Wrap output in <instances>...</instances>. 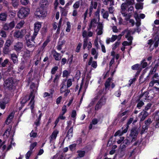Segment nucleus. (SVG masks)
<instances>
[{"mask_svg":"<svg viewBox=\"0 0 159 159\" xmlns=\"http://www.w3.org/2000/svg\"><path fill=\"white\" fill-rule=\"evenodd\" d=\"M16 80L13 77L8 78L4 81V87L10 90L15 89Z\"/></svg>","mask_w":159,"mask_h":159,"instance_id":"1","label":"nucleus"},{"mask_svg":"<svg viewBox=\"0 0 159 159\" xmlns=\"http://www.w3.org/2000/svg\"><path fill=\"white\" fill-rule=\"evenodd\" d=\"M130 32L131 31L129 30L126 29L123 31L121 34L118 36L113 35L111 37V40H116V39L120 40L121 38V36L124 35L125 33L126 34L125 35L126 38L128 40H132L133 38L130 36Z\"/></svg>","mask_w":159,"mask_h":159,"instance_id":"2","label":"nucleus"},{"mask_svg":"<svg viewBox=\"0 0 159 159\" xmlns=\"http://www.w3.org/2000/svg\"><path fill=\"white\" fill-rule=\"evenodd\" d=\"M34 92L35 91L34 89H33L32 91L31 92L29 96H26L25 97L23 98L21 102V103L23 104H25L31 98V100L30 101V103H32L31 107H32V109H33V107H32V105L34 104Z\"/></svg>","mask_w":159,"mask_h":159,"instance_id":"3","label":"nucleus"},{"mask_svg":"<svg viewBox=\"0 0 159 159\" xmlns=\"http://www.w3.org/2000/svg\"><path fill=\"white\" fill-rule=\"evenodd\" d=\"M30 12V10L27 8L22 7L20 9L17 13V15L20 18H24L29 15Z\"/></svg>","mask_w":159,"mask_h":159,"instance_id":"4","label":"nucleus"},{"mask_svg":"<svg viewBox=\"0 0 159 159\" xmlns=\"http://www.w3.org/2000/svg\"><path fill=\"white\" fill-rule=\"evenodd\" d=\"M138 134L139 132L136 128H134L131 129L130 133L129 135V136L132 139L131 143L136 140Z\"/></svg>","mask_w":159,"mask_h":159,"instance_id":"5","label":"nucleus"},{"mask_svg":"<svg viewBox=\"0 0 159 159\" xmlns=\"http://www.w3.org/2000/svg\"><path fill=\"white\" fill-rule=\"evenodd\" d=\"M34 33L32 36V40H34L41 26V25L40 22H37L34 24Z\"/></svg>","mask_w":159,"mask_h":159,"instance_id":"6","label":"nucleus"},{"mask_svg":"<svg viewBox=\"0 0 159 159\" xmlns=\"http://www.w3.org/2000/svg\"><path fill=\"white\" fill-rule=\"evenodd\" d=\"M148 92L146 91L143 93L141 94L139 97V99H138V101L142 100V101H144L146 99L149 100H151L152 98L153 97L149 98V96H148Z\"/></svg>","mask_w":159,"mask_h":159,"instance_id":"7","label":"nucleus"},{"mask_svg":"<svg viewBox=\"0 0 159 159\" xmlns=\"http://www.w3.org/2000/svg\"><path fill=\"white\" fill-rule=\"evenodd\" d=\"M15 21L13 20L9 23H5L3 27V29L6 30H11L15 26Z\"/></svg>","mask_w":159,"mask_h":159,"instance_id":"8","label":"nucleus"},{"mask_svg":"<svg viewBox=\"0 0 159 159\" xmlns=\"http://www.w3.org/2000/svg\"><path fill=\"white\" fill-rule=\"evenodd\" d=\"M9 60L7 59H4L2 57L0 58V67H5L9 64Z\"/></svg>","mask_w":159,"mask_h":159,"instance_id":"9","label":"nucleus"},{"mask_svg":"<svg viewBox=\"0 0 159 159\" xmlns=\"http://www.w3.org/2000/svg\"><path fill=\"white\" fill-rule=\"evenodd\" d=\"M97 5L98 3L97 2H91L90 6L89 9V13L90 16H91L92 14L93 8L95 9H96L97 8Z\"/></svg>","mask_w":159,"mask_h":159,"instance_id":"10","label":"nucleus"},{"mask_svg":"<svg viewBox=\"0 0 159 159\" xmlns=\"http://www.w3.org/2000/svg\"><path fill=\"white\" fill-rule=\"evenodd\" d=\"M44 9L40 7L36 9L35 12V14L38 16H41L43 15H44L45 12L43 9Z\"/></svg>","mask_w":159,"mask_h":159,"instance_id":"11","label":"nucleus"},{"mask_svg":"<svg viewBox=\"0 0 159 159\" xmlns=\"http://www.w3.org/2000/svg\"><path fill=\"white\" fill-rule=\"evenodd\" d=\"M103 26L102 24L99 22L98 24V25L97 26V29L96 30V31L97 32V34L98 35H100L102 33Z\"/></svg>","mask_w":159,"mask_h":159,"instance_id":"12","label":"nucleus"},{"mask_svg":"<svg viewBox=\"0 0 159 159\" xmlns=\"http://www.w3.org/2000/svg\"><path fill=\"white\" fill-rule=\"evenodd\" d=\"M127 7H128V6L127 5L126 3H123L121 5V12L124 16L127 15V13H126V12H125V11Z\"/></svg>","mask_w":159,"mask_h":159,"instance_id":"13","label":"nucleus"},{"mask_svg":"<svg viewBox=\"0 0 159 159\" xmlns=\"http://www.w3.org/2000/svg\"><path fill=\"white\" fill-rule=\"evenodd\" d=\"M48 5V2L47 0H41L40 3V6L43 9L47 8Z\"/></svg>","mask_w":159,"mask_h":159,"instance_id":"14","label":"nucleus"},{"mask_svg":"<svg viewBox=\"0 0 159 159\" xmlns=\"http://www.w3.org/2000/svg\"><path fill=\"white\" fill-rule=\"evenodd\" d=\"M23 47V44L21 42L17 43L14 46V49L17 52L21 50Z\"/></svg>","mask_w":159,"mask_h":159,"instance_id":"15","label":"nucleus"},{"mask_svg":"<svg viewBox=\"0 0 159 159\" xmlns=\"http://www.w3.org/2000/svg\"><path fill=\"white\" fill-rule=\"evenodd\" d=\"M52 53L53 54V56L56 60H60L61 58V55L60 53H57L55 50L52 51Z\"/></svg>","mask_w":159,"mask_h":159,"instance_id":"16","label":"nucleus"},{"mask_svg":"<svg viewBox=\"0 0 159 159\" xmlns=\"http://www.w3.org/2000/svg\"><path fill=\"white\" fill-rule=\"evenodd\" d=\"M133 120V118H130L127 124L124 125V128H125L123 130V133H126L129 127V125L131 123Z\"/></svg>","mask_w":159,"mask_h":159,"instance_id":"17","label":"nucleus"},{"mask_svg":"<svg viewBox=\"0 0 159 159\" xmlns=\"http://www.w3.org/2000/svg\"><path fill=\"white\" fill-rule=\"evenodd\" d=\"M14 116V114L11 112L5 121V123L7 125H8L11 121L12 119Z\"/></svg>","mask_w":159,"mask_h":159,"instance_id":"18","label":"nucleus"},{"mask_svg":"<svg viewBox=\"0 0 159 159\" xmlns=\"http://www.w3.org/2000/svg\"><path fill=\"white\" fill-rule=\"evenodd\" d=\"M11 4L14 8H17L19 5V0H11Z\"/></svg>","mask_w":159,"mask_h":159,"instance_id":"19","label":"nucleus"},{"mask_svg":"<svg viewBox=\"0 0 159 159\" xmlns=\"http://www.w3.org/2000/svg\"><path fill=\"white\" fill-rule=\"evenodd\" d=\"M154 118L157 121L156 127V128H158L159 127V111L156 113L154 116Z\"/></svg>","mask_w":159,"mask_h":159,"instance_id":"20","label":"nucleus"},{"mask_svg":"<svg viewBox=\"0 0 159 159\" xmlns=\"http://www.w3.org/2000/svg\"><path fill=\"white\" fill-rule=\"evenodd\" d=\"M101 12L102 14L103 17L104 19H107L109 16L108 12L105 11L104 9L102 8L101 10Z\"/></svg>","mask_w":159,"mask_h":159,"instance_id":"21","label":"nucleus"},{"mask_svg":"<svg viewBox=\"0 0 159 159\" xmlns=\"http://www.w3.org/2000/svg\"><path fill=\"white\" fill-rule=\"evenodd\" d=\"M7 14L6 13H2L0 14V20L5 21L7 20Z\"/></svg>","mask_w":159,"mask_h":159,"instance_id":"22","label":"nucleus"},{"mask_svg":"<svg viewBox=\"0 0 159 159\" xmlns=\"http://www.w3.org/2000/svg\"><path fill=\"white\" fill-rule=\"evenodd\" d=\"M11 57L14 64H16L17 63V57L15 54H11Z\"/></svg>","mask_w":159,"mask_h":159,"instance_id":"23","label":"nucleus"},{"mask_svg":"<svg viewBox=\"0 0 159 159\" xmlns=\"http://www.w3.org/2000/svg\"><path fill=\"white\" fill-rule=\"evenodd\" d=\"M73 134V127H71L68 130L66 137L70 138L72 136Z\"/></svg>","mask_w":159,"mask_h":159,"instance_id":"24","label":"nucleus"},{"mask_svg":"<svg viewBox=\"0 0 159 159\" xmlns=\"http://www.w3.org/2000/svg\"><path fill=\"white\" fill-rule=\"evenodd\" d=\"M32 54V51H30L28 50H26V51H25L24 54V57H30Z\"/></svg>","mask_w":159,"mask_h":159,"instance_id":"25","label":"nucleus"},{"mask_svg":"<svg viewBox=\"0 0 159 159\" xmlns=\"http://www.w3.org/2000/svg\"><path fill=\"white\" fill-rule=\"evenodd\" d=\"M65 41L64 40H59L58 43V45L57 47V49L59 50H60L61 49V47L65 43Z\"/></svg>","mask_w":159,"mask_h":159,"instance_id":"26","label":"nucleus"},{"mask_svg":"<svg viewBox=\"0 0 159 159\" xmlns=\"http://www.w3.org/2000/svg\"><path fill=\"white\" fill-rule=\"evenodd\" d=\"M35 43L34 40H26V44L28 47H31L35 45Z\"/></svg>","mask_w":159,"mask_h":159,"instance_id":"27","label":"nucleus"},{"mask_svg":"<svg viewBox=\"0 0 159 159\" xmlns=\"http://www.w3.org/2000/svg\"><path fill=\"white\" fill-rule=\"evenodd\" d=\"M59 8L61 9V12L62 15L64 16H66L67 13V11L66 10V8L64 7V8H62L61 7H60Z\"/></svg>","mask_w":159,"mask_h":159,"instance_id":"28","label":"nucleus"},{"mask_svg":"<svg viewBox=\"0 0 159 159\" xmlns=\"http://www.w3.org/2000/svg\"><path fill=\"white\" fill-rule=\"evenodd\" d=\"M14 36L17 38H21L22 36V34L19 31H16L14 34Z\"/></svg>","mask_w":159,"mask_h":159,"instance_id":"29","label":"nucleus"},{"mask_svg":"<svg viewBox=\"0 0 159 159\" xmlns=\"http://www.w3.org/2000/svg\"><path fill=\"white\" fill-rule=\"evenodd\" d=\"M58 133V131L57 130L54 131L50 136L51 138V140L52 139H55Z\"/></svg>","mask_w":159,"mask_h":159,"instance_id":"30","label":"nucleus"},{"mask_svg":"<svg viewBox=\"0 0 159 159\" xmlns=\"http://www.w3.org/2000/svg\"><path fill=\"white\" fill-rule=\"evenodd\" d=\"M60 75H55V77L53 80V82L54 84V85L57 86L58 84V81L59 79Z\"/></svg>","mask_w":159,"mask_h":159,"instance_id":"31","label":"nucleus"},{"mask_svg":"<svg viewBox=\"0 0 159 159\" xmlns=\"http://www.w3.org/2000/svg\"><path fill=\"white\" fill-rule=\"evenodd\" d=\"M97 23V20L95 18H93L91 20L90 24L93 26L95 27Z\"/></svg>","mask_w":159,"mask_h":159,"instance_id":"32","label":"nucleus"},{"mask_svg":"<svg viewBox=\"0 0 159 159\" xmlns=\"http://www.w3.org/2000/svg\"><path fill=\"white\" fill-rule=\"evenodd\" d=\"M24 24V21L23 20H22L17 24L16 28L17 29H20L23 26Z\"/></svg>","mask_w":159,"mask_h":159,"instance_id":"33","label":"nucleus"},{"mask_svg":"<svg viewBox=\"0 0 159 159\" xmlns=\"http://www.w3.org/2000/svg\"><path fill=\"white\" fill-rule=\"evenodd\" d=\"M106 102V99L103 97H102L98 102H99V103L101 104L102 105H103L105 104Z\"/></svg>","mask_w":159,"mask_h":159,"instance_id":"34","label":"nucleus"},{"mask_svg":"<svg viewBox=\"0 0 159 159\" xmlns=\"http://www.w3.org/2000/svg\"><path fill=\"white\" fill-rule=\"evenodd\" d=\"M61 85L62 86L60 89V93H62L66 91V85L64 83H62Z\"/></svg>","mask_w":159,"mask_h":159,"instance_id":"35","label":"nucleus"},{"mask_svg":"<svg viewBox=\"0 0 159 159\" xmlns=\"http://www.w3.org/2000/svg\"><path fill=\"white\" fill-rule=\"evenodd\" d=\"M104 89L103 88L101 90H100L99 91L98 93L97 94V96H96L95 99H98V97L100 96L103 93V92L104 91Z\"/></svg>","mask_w":159,"mask_h":159,"instance_id":"36","label":"nucleus"},{"mask_svg":"<svg viewBox=\"0 0 159 159\" xmlns=\"http://www.w3.org/2000/svg\"><path fill=\"white\" fill-rule=\"evenodd\" d=\"M148 126L146 125H143L142 127V128L140 133L141 134H143L145 131L146 130L148 129Z\"/></svg>","mask_w":159,"mask_h":159,"instance_id":"37","label":"nucleus"},{"mask_svg":"<svg viewBox=\"0 0 159 159\" xmlns=\"http://www.w3.org/2000/svg\"><path fill=\"white\" fill-rule=\"evenodd\" d=\"M137 101L138 100H137ZM139 102L138 103L137 107L140 109L143 105H144V103L141 100L139 101Z\"/></svg>","mask_w":159,"mask_h":159,"instance_id":"38","label":"nucleus"},{"mask_svg":"<svg viewBox=\"0 0 159 159\" xmlns=\"http://www.w3.org/2000/svg\"><path fill=\"white\" fill-rule=\"evenodd\" d=\"M127 4L128 6L129 5H133L134 3V0H126V2L125 3Z\"/></svg>","mask_w":159,"mask_h":159,"instance_id":"39","label":"nucleus"},{"mask_svg":"<svg viewBox=\"0 0 159 159\" xmlns=\"http://www.w3.org/2000/svg\"><path fill=\"white\" fill-rule=\"evenodd\" d=\"M10 50L9 48L5 47L3 48V52L4 54H7L10 52Z\"/></svg>","mask_w":159,"mask_h":159,"instance_id":"40","label":"nucleus"},{"mask_svg":"<svg viewBox=\"0 0 159 159\" xmlns=\"http://www.w3.org/2000/svg\"><path fill=\"white\" fill-rule=\"evenodd\" d=\"M37 143L36 142H34L33 143L31 144L30 148V150L32 151L33 150L34 147L36 146L37 145Z\"/></svg>","mask_w":159,"mask_h":159,"instance_id":"41","label":"nucleus"},{"mask_svg":"<svg viewBox=\"0 0 159 159\" xmlns=\"http://www.w3.org/2000/svg\"><path fill=\"white\" fill-rule=\"evenodd\" d=\"M78 153V155L80 157H83L84 156L85 152L84 151H77Z\"/></svg>","mask_w":159,"mask_h":159,"instance_id":"42","label":"nucleus"},{"mask_svg":"<svg viewBox=\"0 0 159 159\" xmlns=\"http://www.w3.org/2000/svg\"><path fill=\"white\" fill-rule=\"evenodd\" d=\"M102 106L101 104L99 103V102H98L95 107V110H98V109L101 108Z\"/></svg>","mask_w":159,"mask_h":159,"instance_id":"43","label":"nucleus"},{"mask_svg":"<svg viewBox=\"0 0 159 159\" xmlns=\"http://www.w3.org/2000/svg\"><path fill=\"white\" fill-rule=\"evenodd\" d=\"M20 2L24 5H26L29 2V0H20Z\"/></svg>","mask_w":159,"mask_h":159,"instance_id":"44","label":"nucleus"},{"mask_svg":"<svg viewBox=\"0 0 159 159\" xmlns=\"http://www.w3.org/2000/svg\"><path fill=\"white\" fill-rule=\"evenodd\" d=\"M67 27H66V31L67 32H69L70 31V25L69 22H67L66 23Z\"/></svg>","mask_w":159,"mask_h":159,"instance_id":"45","label":"nucleus"},{"mask_svg":"<svg viewBox=\"0 0 159 159\" xmlns=\"http://www.w3.org/2000/svg\"><path fill=\"white\" fill-rule=\"evenodd\" d=\"M11 130V129H7L5 131L4 135H6L7 137H8L10 134V131Z\"/></svg>","mask_w":159,"mask_h":159,"instance_id":"46","label":"nucleus"},{"mask_svg":"<svg viewBox=\"0 0 159 159\" xmlns=\"http://www.w3.org/2000/svg\"><path fill=\"white\" fill-rule=\"evenodd\" d=\"M12 43V42L11 41V40H7V42L5 44V47L9 48Z\"/></svg>","mask_w":159,"mask_h":159,"instance_id":"47","label":"nucleus"},{"mask_svg":"<svg viewBox=\"0 0 159 159\" xmlns=\"http://www.w3.org/2000/svg\"><path fill=\"white\" fill-rule=\"evenodd\" d=\"M140 20V18H138V17L136 18V25L137 27L141 25Z\"/></svg>","mask_w":159,"mask_h":159,"instance_id":"48","label":"nucleus"},{"mask_svg":"<svg viewBox=\"0 0 159 159\" xmlns=\"http://www.w3.org/2000/svg\"><path fill=\"white\" fill-rule=\"evenodd\" d=\"M0 35L5 38L6 37V32L3 30H1L0 32Z\"/></svg>","mask_w":159,"mask_h":159,"instance_id":"49","label":"nucleus"},{"mask_svg":"<svg viewBox=\"0 0 159 159\" xmlns=\"http://www.w3.org/2000/svg\"><path fill=\"white\" fill-rule=\"evenodd\" d=\"M151 123L152 121H151V119L149 118L145 121V124L146 125L148 126Z\"/></svg>","mask_w":159,"mask_h":159,"instance_id":"50","label":"nucleus"},{"mask_svg":"<svg viewBox=\"0 0 159 159\" xmlns=\"http://www.w3.org/2000/svg\"><path fill=\"white\" fill-rule=\"evenodd\" d=\"M120 44V42H117L116 43L114 44L112 46V49L113 50L115 49Z\"/></svg>","mask_w":159,"mask_h":159,"instance_id":"51","label":"nucleus"},{"mask_svg":"<svg viewBox=\"0 0 159 159\" xmlns=\"http://www.w3.org/2000/svg\"><path fill=\"white\" fill-rule=\"evenodd\" d=\"M80 6V2H79L77 1L74 4L73 7L74 8L76 9L78 8Z\"/></svg>","mask_w":159,"mask_h":159,"instance_id":"52","label":"nucleus"},{"mask_svg":"<svg viewBox=\"0 0 159 159\" xmlns=\"http://www.w3.org/2000/svg\"><path fill=\"white\" fill-rule=\"evenodd\" d=\"M37 133L34 132L33 130L30 134V137H33L34 138L36 137L37 136Z\"/></svg>","mask_w":159,"mask_h":159,"instance_id":"53","label":"nucleus"},{"mask_svg":"<svg viewBox=\"0 0 159 159\" xmlns=\"http://www.w3.org/2000/svg\"><path fill=\"white\" fill-rule=\"evenodd\" d=\"M132 41V40H130L129 42H128L126 41H124L122 43V44L124 46L130 45L131 44Z\"/></svg>","mask_w":159,"mask_h":159,"instance_id":"54","label":"nucleus"},{"mask_svg":"<svg viewBox=\"0 0 159 159\" xmlns=\"http://www.w3.org/2000/svg\"><path fill=\"white\" fill-rule=\"evenodd\" d=\"M123 130L122 132H121L120 131L118 130L115 133V134H114V136H116L118 135L119 136L121 135L122 134H123L124 133H123Z\"/></svg>","mask_w":159,"mask_h":159,"instance_id":"55","label":"nucleus"},{"mask_svg":"<svg viewBox=\"0 0 159 159\" xmlns=\"http://www.w3.org/2000/svg\"><path fill=\"white\" fill-rule=\"evenodd\" d=\"M58 69V67L57 66H56L53 68L51 70V73L52 74H54Z\"/></svg>","mask_w":159,"mask_h":159,"instance_id":"56","label":"nucleus"},{"mask_svg":"<svg viewBox=\"0 0 159 159\" xmlns=\"http://www.w3.org/2000/svg\"><path fill=\"white\" fill-rule=\"evenodd\" d=\"M82 45V44L81 43H79L78 44L76 49V52H80L81 47Z\"/></svg>","mask_w":159,"mask_h":159,"instance_id":"57","label":"nucleus"},{"mask_svg":"<svg viewBox=\"0 0 159 159\" xmlns=\"http://www.w3.org/2000/svg\"><path fill=\"white\" fill-rule=\"evenodd\" d=\"M123 143L125 144L127 146L130 144V141L127 139H126L123 141Z\"/></svg>","mask_w":159,"mask_h":159,"instance_id":"58","label":"nucleus"},{"mask_svg":"<svg viewBox=\"0 0 159 159\" xmlns=\"http://www.w3.org/2000/svg\"><path fill=\"white\" fill-rule=\"evenodd\" d=\"M127 146L125 144H121L120 145V148L122 151L125 150V148Z\"/></svg>","mask_w":159,"mask_h":159,"instance_id":"59","label":"nucleus"},{"mask_svg":"<svg viewBox=\"0 0 159 159\" xmlns=\"http://www.w3.org/2000/svg\"><path fill=\"white\" fill-rule=\"evenodd\" d=\"M32 153V152L31 151H29L26 154L25 156H26V159H29L30 156L31 155V154Z\"/></svg>","mask_w":159,"mask_h":159,"instance_id":"60","label":"nucleus"},{"mask_svg":"<svg viewBox=\"0 0 159 159\" xmlns=\"http://www.w3.org/2000/svg\"><path fill=\"white\" fill-rule=\"evenodd\" d=\"M72 84V81H71V79H69L67 80V88H68L70 87V86Z\"/></svg>","mask_w":159,"mask_h":159,"instance_id":"61","label":"nucleus"},{"mask_svg":"<svg viewBox=\"0 0 159 159\" xmlns=\"http://www.w3.org/2000/svg\"><path fill=\"white\" fill-rule=\"evenodd\" d=\"M141 114H143V115L146 117H147L148 115V112L145 110H143V111L141 112Z\"/></svg>","mask_w":159,"mask_h":159,"instance_id":"62","label":"nucleus"},{"mask_svg":"<svg viewBox=\"0 0 159 159\" xmlns=\"http://www.w3.org/2000/svg\"><path fill=\"white\" fill-rule=\"evenodd\" d=\"M135 7L136 9H142L143 8L142 5L140 3L136 4Z\"/></svg>","mask_w":159,"mask_h":159,"instance_id":"63","label":"nucleus"},{"mask_svg":"<svg viewBox=\"0 0 159 159\" xmlns=\"http://www.w3.org/2000/svg\"><path fill=\"white\" fill-rule=\"evenodd\" d=\"M139 65L138 64H136L132 66V69L133 70L137 69L139 67Z\"/></svg>","mask_w":159,"mask_h":159,"instance_id":"64","label":"nucleus"}]
</instances>
